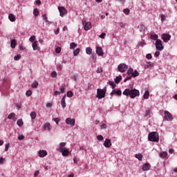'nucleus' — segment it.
Returning <instances> with one entry per match:
<instances>
[{
    "mask_svg": "<svg viewBox=\"0 0 177 177\" xmlns=\"http://www.w3.org/2000/svg\"><path fill=\"white\" fill-rule=\"evenodd\" d=\"M123 95H124L125 96H130L131 99H135L136 96H139L140 93L139 90L136 88H126L123 91Z\"/></svg>",
    "mask_w": 177,
    "mask_h": 177,
    "instance_id": "nucleus-1",
    "label": "nucleus"
},
{
    "mask_svg": "<svg viewBox=\"0 0 177 177\" xmlns=\"http://www.w3.org/2000/svg\"><path fill=\"white\" fill-rule=\"evenodd\" d=\"M148 140L149 142H156L158 143L160 142V136H158V133L156 131H153L148 135Z\"/></svg>",
    "mask_w": 177,
    "mask_h": 177,
    "instance_id": "nucleus-2",
    "label": "nucleus"
},
{
    "mask_svg": "<svg viewBox=\"0 0 177 177\" xmlns=\"http://www.w3.org/2000/svg\"><path fill=\"white\" fill-rule=\"evenodd\" d=\"M66 142L59 143V148L57 149L59 153H62V156L64 157L68 156L69 153L68 149L66 148Z\"/></svg>",
    "mask_w": 177,
    "mask_h": 177,
    "instance_id": "nucleus-3",
    "label": "nucleus"
},
{
    "mask_svg": "<svg viewBox=\"0 0 177 177\" xmlns=\"http://www.w3.org/2000/svg\"><path fill=\"white\" fill-rule=\"evenodd\" d=\"M106 96V88L105 89H97V95L96 97L97 99H103V97H105Z\"/></svg>",
    "mask_w": 177,
    "mask_h": 177,
    "instance_id": "nucleus-4",
    "label": "nucleus"
},
{
    "mask_svg": "<svg viewBox=\"0 0 177 177\" xmlns=\"http://www.w3.org/2000/svg\"><path fill=\"white\" fill-rule=\"evenodd\" d=\"M118 70L120 73H125L128 70V66L125 64H120L118 66Z\"/></svg>",
    "mask_w": 177,
    "mask_h": 177,
    "instance_id": "nucleus-5",
    "label": "nucleus"
},
{
    "mask_svg": "<svg viewBox=\"0 0 177 177\" xmlns=\"http://www.w3.org/2000/svg\"><path fill=\"white\" fill-rule=\"evenodd\" d=\"M165 120H166V121H172L174 120V116H172V114H171L169 111H165Z\"/></svg>",
    "mask_w": 177,
    "mask_h": 177,
    "instance_id": "nucleus-6",
    "label": "nucleus"
},
{
    "mask_svg": "<svg viewBox=\"0 0 177 177\" xmlns=\"http://www.w3.org/2000/svg\"><path fill=\"white\" fill-rule=\"evenodd\" d=\"M156 48L157 50H162L164 46H162V41L160 39H157L156 41Z\"/></svg>",
    "mask_w": 177,
    "mask_h": 177,
    "instance_id": "nucleus-7",
    "label": "nucleus"
},
{
    "mask_svg": "<svg viewBox=\"0 0 177 177\" xmlns=\"http://www.w3.org/2000/svg\"><path fill=\"white\" fill-rule=\"evenodd\" d=\"M133 74V69L131 68H129L127 71V75L129 76H127L124 80V82H127V81H128V80H131V78H132V75ZM129 75H131V76H129Z\"/></svg>",
    "mask_w": 177,
    "mask_h": 177,
    "instance_id": "nucleus-8",
    "label": "nucleus"
},
{
    "mask_svg": "<svg viewBox=\"0 0 177 177\" xmlns=\"http://www.w3.org/2000/svg\"><path fill=\"white\" fill-rule=\"evenodd\" d=\"M82 24L84 28L85 31H88V30H91L92 28V24L91 22H86V21H82Z\"/></svg>",
    "mask_w": 177,
    "mask_h": 177,
    "instance_id": "nucleus-9",
    "label": "nucleus"
},
{
    "mask_svg": "<svg viewBox=\"0 0 177 177\" xmlns=\"http://www.w3.org/2000/svg\"><path fill=\"white\" fill-rule=\"evenodd\" d=\"M66 124H67V125H71V127H74V125H75V120L68 118L66 120Z\"/></svg>",
    "mask_w": 177,
    "mask_h": 177,
    "instance_id": "nucleus-10",
    "label": "nucleus"
},
{
    "mask_svg": "<svg viewBox=\"0 0 177 177\" xmlns=\"http://www.w3.org/2000/svg\"><path fill=\"white\" fill-rule=\"evenodd\" d=\"M58 10L60 13V16L63 17L66 13H67V10L64 7H58Z\"/></svg>",
    "mask_w": 177,
    "mask_h": 177,
    "instance_id": "nucleus-11",
    "label": "nucleus"
},
{
    "mask_svg": "<svg viewBox=\"0 0 177 177\" xmlns=\"http://www.w3.org/2000/svg\"><path fill=\"white\" fill-rule=\"evenodd\" d=\"M162 38L164 41V42H168V41H169L171 39V36L169 35V34H162Z\"/></svg>",
    "mask_w": 177,
    "mask_h": 177,
    "instance_id": "nucleus-12",
    "label": "nucleus"
},
{
    "mask_svg": "<svg viewBox=\"0 0 177 177\" xmlns=\"http://www.w3.org/2000/svg\"><path fill=\"white\" fill-rule=\"evenodd\" d=\"M95 52H96L97 55H98V56H103V55H104V53H103V50L102 49V47H100V46L96 47Z\"/></svg>",
    "mask_w": 177,
    "mask_h": 177,
    "instance_id": "nucleus-13",
    "label": "nucleus"
},
{
    "mask_svg": "<svg viewBox=\"0 0 177 177\" xmlns=\"http://www.w3.org/2000/svg\"><path fill=\"white\" fill-rule=\"evenodd\" d=\"M104 146L107 148L111 147V140L106 139L104 142Z\"/></svg>",
    "mask_w": 177,
    "mask_h": 177,
    "instance_id": "nucleus-14",
    "label": "nucleus"
},
{
    "mask_svg": "<svg viewBox=\"0 0 177 177\" xmlns=\"http://www.w3.org/2000/svg\"><path fill=\"white\" fill-rule=\"evenodd\" d=\"M46 156H48V152L45 150H40L39 151V156H40L41 158L44 157H46Z\"/></svg>",
    "mask_w": 177,
    "mask_h": 177,
    "instance_id": "nucleus-15",
    "label": "nucleus"
},
{
    "mask_svg": "<svg viewBox=\"0 0 177 177\" xmlns=\"http://www.w3.org/2000/svg\"><path fill=\"white\" fill-rule=\"evenodd\" d=\"M151 165H149V163H145L143 166H142V171H149V169H150Z\"/></svg>",
    "mask_w": 177,
    "mask_h": 177,
    "instance_id": "nucleus-16",
    "label": "nucleus"
},
{
    "mask_svg": "<svg viewBox=\"0 0 177 177\" xmlns=\"http://www.w3.org/2000/svg\"><path fill=\"white\" fill-rule=\"evenodd\" d=\"M61 104L63 107V109H64L66 107V95H64L61 101Z\"/></svg>",
    "mask_w": 177,
    "mask_h": 177,
    "instance_id": "nucleus-17",
    "label": "nucleus"
},
{
    "mask_svg": "<svg viewBox=\"0 0 177 177\" xmlns=\"http://www.w3.org/2000/svg\"><path fill=\"white\" fill-rule=\"evenodd\" d=\"M8 18H9V20H10V21H16V17L13 14H10L8 15Z\"/></svg>",
    "mask_w": 177,
    "mask_h": 177,
    "instance_id": "nucleus-18",
    "label": "nucleus"
},
{
    "mask_svg": "<svg viewBox=\"0 0 177 177\" xmlns=\"http://www.w3.org/2000/svg\"><path fill=\"white\" fill-rule=\"evenodd\" d=\"M32 46L33 48V50H37V49H39V47H38V44H37V41H34L32 44Z\"/></svg>",
    "mask_w": 177,
    "mask_h": 177,
    "instance_id": "nucleus-19",
    "label": "nucleus"
},
{
    "mask_svg": "<svg viewBox=\"0 0 177 177\" xmlns=\"http://www.w3.org/2000/svg\"><path fill=\"white\" fill-rule=\"evenodd\" d=\"M136 158L139 160V161H142V160L143 158V155H142V153L136 154Z\"/></svg>",
    "mask_w": 177,
    "mask_h": 177,
    "instance_id": "nucleus-20",
    "label": "nucleus"
},
{
    "mask_svg": "<svg viewBox=\"0 0 177 177\" xmlns=\"http://www.w3.org/2000/svg\"><path fill=\"white\" fill-rule=\"evenodd\" d=\"M10 46L12 48H16V40L15 39H12L10 41Z\"/></svg>",
    "mask_w": 177,
    "mask_h": 177,
    "instance_id": "nucleus-21",
    "label": "nucleus"
},
{
    "mask_svg": "<svg viewBox=\"0 0 177 177\" xmlns=\"http://www.w3.org/2000/svg\"><path fill=\"white\" fill-rule=\"evenodd\" d=\"M151 39H153V41H157V39H158V35H151Z\"/></svg>",
    "mask_w": 177,
    "mask_h": 177,
    "instance_id": "nucleus-22",
    "label": "nucleus"
},
{
    "mask_svg": "<svg viewBox=\"0 0 177 177\" xmlns=\"http://www.w3.org/2000/svg\"><path fill=\"white\" fill-rule=\"evenodd\" d=\"M150 96V93L149 91H145V93L143 95L144 99H149V97Z\"/></svg>",
    "mask_w": 177,
    "mask_h": 177,
    "instance_id": "nucleus-23",
    "label": "nucleus"
},
{
    "mask_svg": "<svg viewBox=\"0 0 177 177\" xmlns=\"http://www.w3.org/2000/svg\"><path fill=\"white\" fill-rule=\"evenodd\" d=\"M15 117H16V114H15V113H11L8 115V120H13Z\"/></svg>",
    "mask_w": 177,
    "mask_h": 177,
    "instance_id": "nucleus-24",
    "label": "nucleus"
},
{
    "mask_svg": "<svg viewBox=\"0 0 177 177\" xmlns=\"http://www.w3.org/2000/svg\"><path fill=\"white\" fill-rule=\"evenodd\" d=\"M30 117L32 120H35V118H37V113H35V111L31 112Z\"/></svg>",
    "mask_w": 177,
    "mask_h": 177,
    "instance_id": "nucleus-25",
    "label": "nucleus"
},
{
    "mask_svg": "<svg viewBox=\"0 0 177 177\" xmlns=\"http://www.w3.org/2000/svg\"><path fill=\"white\" fill-rule=\"evenodd\" d=\"M76 46H77V44L75 42H72L70 44V49H75Z\"/></svg>",
    "mask_w": 177,
    "mask_h": 177,
    "instance_id": "nucleus-26",
    "label": "nucleus"
},
{
    "mask_svg": "<svg viewBox=\"0 0 177 177\" xmlns=\"http://www.w3.org/2000/svg\"><path fill=\"white\" fill-rule=\"evenodd\" d=\"M121 80H122V76L116 77V78L115 79V84H118L121 81Z\"/></svg>",
    "mask_w": 177,
    "mask_h": 177,
    "instance_id": "nucleus-27",
    "label": "nucleus"
},
{
    "mask_svg": "<svg viewBox=\"0 0 177 177\" xmlns=\"http://www.w3.org/2000/svg\"><path fill=\"white\" fill-rule=\"evenodd\" d=\"M86 53H87V55H92V48H91L90 47H87L86 48Z\"/></svg>",
    "mask_w": 177,
    "mask_h": 177,
    "instance_id": "nucleus-28",
    "label": "nucleus"
},
{
    "mask_svg": "<svg viewBox=\"0 0 177 177\" xmlns=\"http://www.w3.org/2000/svg\"><path fill=\"white\" fill-rule=\"evenodd\" d=\"M17 124L18 127H23V120L19 119L17 122Z\"/></svg>",
    "mask_w": 177,
    "mask_h": 177,
    "instance_id": "nucleus-29",
    "label": "nucleus"
},
{
    "mask_svg": "<svg viewBox=\"0 0 177 177\" xmlns=\"http://www.w3.org/2000/svg\"><path fill=\"white\" fill-rule=\"evenodd\" d=\"M160 156L162 158H165L167 156H168V153L167 152H160Z\"/></svg>",
    "mask_w": 177,
    "mask_h": 177,
    "instance_id": "nucleus-30",
    "label": "nucleus"
},
{
    "mask_svg": "<svg viewBox=\"0 0 177 177\" xmlns=\"http://www.w3.org/2000/svg\"><path fill=\"white\" fill-rule=\"evenodd\" d=\"M44 19L45 20V22L48 23V24H52V21L48 20V16H46V15H44Z\"/></svg>",
    "mask_w": 177,
    "mask_h": 177,
    "instance_id": "nucleus-31",
    "label": "nucleus"
},
{
    "mask_svg": "<svg viewBox=\"0 0 177 177\" xmlns=\"http://www.w3.org/2000/svg\"><path fill=\"white\" fill-rule=\"evenodd\" d=\"M33 14L34 15L37 17L39 15V11L38 10L37 8H35L33 10Z\"/></svg>",
    "mask_w": 177,
    "mask_h": 177,
    "instance_id": "nucleus-32",
    "label": "nucleus"
},
{
    "mask_svg": "<svg viewBox=\"0 0 177 177\" xmlns=\"http://www.w3.org/2000/svg\"><path fill=\"white\" fill-rule=\"evenodd\" d=\"M38 85H39V84H38V82H35L32 84V88H34L35 89H37V88H38Z\"/></svg>",
    "mask_w": 177,
    "mask_h": 177,
    "instance_id": "nucleus-33",
    "label": "nucleus"
},
{
    "mask_svg": "<svg viewBox=\"0 0 177 177\" xmlns=\"http://www.w3.org/2000/svg\"><path fill=\"white\" fill-rule=\"evenodd\" d=\"M132 77H139V72L137 70L133 71Z\"/></svg>",
    "mask_w": 177,
    "mask_h": 177,
    "instance_id": "nucleus-34",
    "label": "nucleus"
},
{
    "mask_svg": "<svg viewBox=\"0 0 177 177\" xmlns=\"http://www.w3.org/2000/svg\"><path fill=\"white\" fill-rule=\"evenodd\" d=\"M80 52V48H77L73 52L74 56H78L79 53Z\"/></svg>",
    "mask_w": 177,
    "mask_h": 177,
    "instance_id": "nucleus-35",
    "label": "nucleus"
},
{
    "mask_svg": "<svg viewBox=\"0 0 177 177\" xmlns=\"http://www.w3.org/2000/svg\"><path fill=\"white\" fill-rule=\"evenodd\" d=\"M68 97H73V95H74L73 93V91H68L67 93H66Z\"/></svg>",
    "mask_w": 177,
    "mask_h": 177,
    "instance_id": "nucleus-36",
    "label": "nucleus"
},
{
    "mask_svg": "<svg viewBox=\"0 0 177 177\" xmlns=\"http://www.w3.org/2000/svg\"><path fill=\"white\" fill-rule=\"evenodd\" d=\"M145 117H147V118H150V110H147L145 111Z\"/></svg>",
    "mask_w": 177,
    "mask_h": 177,
    "instance_id": "nucleus-37",
    "label": "nucleus"
},
{
    "mask_svg": "<svg viewBox=\"0 0 177 177\" xmlns=\"http://www.w3.org/2000/svg\"><path fill=\"white\" fill-rule=\"evenodd\" d=\"M51 77H52L53 78H56V77H57V73H56V71H53V72L51 73Z\"/></svg>",
    "mask_w": 177,
    "mask_h": 177,
    "instance_id": "nucleus-38",
    "label": "nucleus"
},
{
    "mask_svg": "<svg viewBox=\"0 0 177 177\" xmlns=\"http://www.w3.org/2000/svg\"><path fill=\"white\" fill-rule=\"evenodd\" d=\"M35 39H36L35 35H33V36H31V37H30L29 41H30V42H34V41H35Z\"/></svg>",
    "mask_w": 177,
    "mask_h": 177,
    "instance_id": "nucleus-39",
    "label": "nucleus"
},
{
    "mask_svg": "<svg viewBox=\"0 0 177 177\" xmlns=\"http://www.w3.org/2000/svg\"><path fill=\"white\" fill-rule=\"evenodd\" d=\"M96 73H97V74H99L100 73H103V68H102V67L97 68Z\"/></svg>",
    "mask_w": 177,
    "mask_h": 177,
    "instance_id": "nucleus-40",
    "label": "nucleus"
},
{
    "mask_svg": "<svg viewBox=\"0 0 177 177\" xmlns=\"http://www.w3.org/2000/svg\"><path fill=\"white\" fill-rule=\"evenodd\" d=\"M129 12H130V10H129V9H128V8H126V9L123 10V12H124L125 15H129Z\"/></svg>",
    "mask_w": 177,
    "mask_h": 177,
    "instance_id": "nucleus-41",
    "label": "nucleus"
},
{
    "mask_svg": "<svg viewBox=\"0 0 177 177\" xmlns=\"http://www.w3.org/2000/svg\"><path fill=\"white\" fill-rule=\"evenodd\" d=\"M146 57L148 60L151 59V58L153 57V56L151 55V54L149 53L146 55Z\"/></svg>",
    "mask_w": 177,
    "mask_h": 177,
    "instance_id": "nucleus-42",
    "label": "nucleus"
},
{
    "mask_svg": "<svg viewBox=\"0 0 177 177\" xmlns=\"http://www.w3.org/2000/svg\"><path fill=\"white\" fill-rule=\"evenodd\" d=\"M21 57L20 55H17L14 57V60H20Z\"/></svg>",
    "mask_w": 177,
    "mask_h": 177,
    "instance_id": "nucleus-43",
    "label": "nucleus"
},
{
    "mask_svg": "<svg viewBox=\"0 0 177 177\" xmlns=\"http://www.w3.org/2000/svg\"><path fill=\"white\" fill-rule=\"evenodd\" d=\"M55 122H56L57 125H59V122L60 121V119L59 118H53Z\"/></svg>",
    "mask_w": 177,
    "mask_h": 177,
    "instance_id": "nucleus-44",
    "label": "nucleus"
},
{
    "mask_svg": "<svg viewBox=\"0 0 177 177\" xmlns=\"http://www.w3.org/2000/svg\"><path fill=\"white\" fill-rule=\"evenodd\" d=\"M55 52H56V53H60V52H62V48L60 47H57L55 49Z\"/></svg>",
    "mask_w": 177,
    "mask_h": 177,
    "instance_id": "nucleus-45",
    "label": "nucleus"
},
{
    "mask_svg": "<svg viewBox=\"0 0 177 177\" xmlns=\"http://www.w3.org/2000/svg\"><path fill=\"white\" fill-rule=\"evenodd\" d=\"M97 139L98 140H103V139H104L103 136H102V135H98V136H97Z\"/></svg>",
    "mask_w": 177,
    "mask_h": 177,
    "instance_id": "nucleus-46",
    "label": "nucleus"
},
{
    "mask_svg": "<svg viewBox=\"0 0 177 177\" xmlns=\"http://www.w3.org/2000/svg\"><path fill=\"white\" fill-rule=\"evenodd\" d=\"M109 85L112 86V89H114L115 88V84H114V82H109Z\"/></svg>",
    "mask_w": 177,
    "mask_h": 177,
    "instance_id": "nucleus-47",
    "label": "nucleus"
},
{
    "mask_svg": "<svg viewBox=\"0 0 177 177\" xmlns=\"http://www.w3.org/2000/svg\"><path fill=\"white\" fill-rule=\"evenodd\" d=\"M101 129H106L107 128V124H102L100 127Z\"/></svg>",
    "mask_w": 177,
    "mask_h": 177,
    "instance_id": "nucleus-48",
    "label": "nucleus"
},
{
    "mask_svg": "<svg viewBox=\"0 0 177 177\" xmlns=\"http://www.w3.org/2000/svg\"><path fill=\"white\" fill-rule=\"evenodd\" d=\"M32 94V92H31V91H27L26 93V96H31Z\"/></svg>",
    "mask_w": 177,
    "mask_h": 177,
    "instance_id": "nucleus-49",
    "label": "nucleus"
},
{
    "mask_svg": "<svg viewBox=\"0 0 177 177\" xmlns=\"http://www.w3.org/2000/svg\"><path fill=\"white\" fill-rule=\"evenodd\" d=\"M116 95H118V96H121V95H122V92L121 91V90H118L116 91Z\"/></svg>",
    "mask_w": 177,
    "mask_h": 177,
    "instance_id": "nucleus-50",
    "label": "nucleus"
},
{
    "mask_svg": "<svg viewBox=\"0 0 177 177\" xmlns=\"http://www.w3.org/2000/svg\"><path fill=\"white\" fill-rule=\"evenodd\" d=\"M104 37H106V33H102L100 35L99 37L102 38V39H104Z\"/></svg>",
    "mask_w": 177,
    "mask_h": 177,
    "instance_id": "nucleus-51",
    "label": "nucleus"
},
{
    "mask_svg": "<svg viewBox=\"0 0 177 177\" xmlns=\"http://www.w3.org/2000/svg\"><path fill=\"white\" fill-rule=\"evenodd\" d=\"M9 146H10V144L9 143L6 145L5 151H8V150H9Z\"/></svg>",
    "mask_w": 177,
    "mask_h": 177,
    "instance_id": "nucleus-52",
    "label": "nucleus"
},
{
    "mask_svg": "<svg viewBox=\"0 0 177 177\" xmlns=\"http://www.w3.org/2000/svg\"><path fill=\"white\" fill-rule=\"evenodd\" d=\"M154 56L155 57H158V56H160V51H156Z\"/></svg>",
    "mask_w": 177,
    "mask_h": 177,
    "instance_id": "nucleus-53",
    "label": "nucleus"
},
{
    "mask_svg": "<svg viewBox=\"0 0 177 177\" xmlns=\"http://www.w3.org/2000/svg\"><path fill=\"white\" fill-rule=\"evenodd\" d=\"M49 127H50V124L49 123H46L44 126V129H46V128H49Z\"/></svg>",
    "mask_w": 177,
    "mask_h": 177,
    "instance_id": "nucleus-54",
    "label": "nucleus"
},
{
    "mask_svg": "<svg viewBox=\"0 0 177 177\" xmlns=\"http://www.w3.org/2000/svg\"><path fill=\"white\" fill-rule=\"evenodd\" d=\"M3 162H5V158H0V164H3Z\"/></svg>",
    "mask_w": 177,
    "mask_h": 177,
    "instance_id": "nucleus-55",
    "label": "nucleus"
},
{
    "mask_svg": "<svg viewBox=\"0 0 177 177\" xmlns=\"http://www.w3.org/2000/svg\"><path fill=\"white\" fill-rule=\"evenodd\" d=\"M78 159L77 158H73V162L75 163V164H77L78 163Z\"/></svg>",
    "mask_w": 177,
    "mask_h": 177,
    "instance_id": "nucleus-56",
    "label": "nucleus"
},
{
    "mask_svg": "<svg viewBox=\"0 0 177 177\" xmlns=\"http://www.w3.org/2000/svg\"><path fill=\"white\" fill-rule=\"evenodd\" d=\"M19 140H23V139H24V136L21 135L20 136L18 137Z\"/></svg>",
    "mask_w": 177,
    "mask_h": 177,
    "instance_id": "nucleus-57",
    "label": "nucleus"
},
{
    "mask_svg": "<svg viewBox=\"0 0 177 177\" xmlns=\"http://www.w3.org/2000/svg\"><path fill=\"white\" fill-rule=\"evenodd\" d=\"M96 58H97L96 55L93 54V55H92V59H93V60L96 61Z\"/></svg>",
    "mask_w": 177,
    "mask_h": 177,
    "instance_id": "nucleus-58",
    "label": "nucleus"
},
{
    "mask_svg": "<svg viewBox=\"0 0 177 177\" xmlns=\"http://www.w3.org/2000/svg\"><path fill=\"white\" fill-rule=\"evenodd\" d=\"M60 92L59 91H54V95L55 96H57V95H60Z\"/></svg>",
    "mask_w": 177,
    "mask_h": 177,
    "instance_id": "nucleus-59",
    "label": "nucleus"
},
{
    "mask_svg": "<svg viewBox=\"0 0 177 177\" xmlns=\"http://www.w3.org/2000/svg\"><path fill=\"white\" fill-rule=\"evenodd\" d=\"M110 95H111V96H113V95H116L115 90H113Z\"/></svg>",
    "mask_w": 177,
    "mask_h": 177,
    "instance_id": "nucleus-60",
    "label": "nucleus"
},
{
    "mask_svg": "<svg viewBox=\"0 0 177 177\" xmlns=\"http://www.w3.org/2000/svg\"><path fill=\"white\" fill-rule=\"evenodd\" d=\"M165 19H166L165 15H161L162 21H164V20H165Z\"/></svg>",
    "mask_w": 177,
    "mask_h": 177,
    "instance_id": "nucleus-61",
    "label": "nucleus"
},
{
    "mask_svg": "<svg viewBox=\"0 0 177 177\" xmlns=\"http://www.w3.org/2000/svg\"><path fill=\"white\" fill-rule=\"evenodd\" d=\"M37 175H39V170H37V171L35 172V176L37 177Z\"/></svg>",
    "mask_w": 177,
    "mask_h": 177,
    "instance_id": "nucleus-62",
    "label": "nucleus"
},
{
    "mask_svg": "<svg viewBox=\"0 0 177 177\" xmlns=\"http://www.w3.org/2000/svg\"><path fill=\"white\" fill-rule=\"evenodd\" d=\"M60 93H64V87H62L61 88H60Z\"/></svg>",
    "mask_w": 177,
    "mask_h": 177,
    "instance_id": "nucleus-63",
    "label": "nucleus"
},
{
    "mask_svg": "<svg viewBox=\"0 0 177 177\" xmlns=\"http://www.w3.org/2000/svg\"><path fill=\"white\" fill-rule=\"evenodd\" d=\"M46 107H52V103L50 102L47 103Z\"/></svg>",
    "mask_w": 177,
    "mask_h": 177,
    "instance_id": "nucleus-64",
    "label": "nucleus"
}]
</instances>
